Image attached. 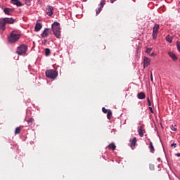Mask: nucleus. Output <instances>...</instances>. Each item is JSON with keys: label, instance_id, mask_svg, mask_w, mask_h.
I'll return each mask as SVG.
<instances>
[{"label": "nucleus", "instance_id": "f257e3e1", "mask_svg": "<svg viewBox=\"0 0 180 180\" xmlns=\"http://www.w3.org/2000/svg\"><path fill=\"white\" fill-rule=\"evenodd\" d=\"M52 30L53 34L57 39H61V27L58 22H55L52 24Z\"/></svg>", "mask_w": 180, "mask_h": 180}, {"label": "nucleus", "instance_id": "f03ea898", "mask_svg": "<svg viewBox=\"0 0 180 180\" xmlns=\"http://www.w3.org/2000/svg\"><path fill=\"white\" fill-rule=\"evenodd\" d=\"M46 77L50 78V79H56L58 77V72L54 70H48L45 72Z\"/></svg>", "mask_w": 180, "mask_h": 180}, {"label": "nucleus", "instance_id": "7ed1b4c3", "mask_svg": "<svg viewBox=\"0 0 180 180\" xmlns=\"http://www.w3.org/2000/svg\"><path fill=\"white\" fill-rule=\"evenodd\" d=\"M20 39V34H16V32H12L10 36L8 37L9 43H15Z\"/></svg>", "mask_w": 180, "mask_h": 180}, {"label": "nucleus", "instance_id": "20e7f679", "mask_svg": "<svg viewBox=\"0 0 180 180\" xmlns=\"http://www.w3.org/2000/svg\"><path fill=\"white\" fill-rule=\"evenodd\" d=\"M26 51H27V46L25 44H21L17 48L16 53L19 56H25V54H26Z\"/></svg>", "mask_w": 180, "mask_h": 180}, {"label": "nucleus", "instance_id": "39448f33", "mask_svg": "<svg viewBox=\"0 0 180 180\" xmlns=\"http://www.w3.org/2000/svg\"><path fill=\"white\" fill-rule=\"evenodd\" d=\"M50 34H51V30L50 28H46L41 34V36L43 39H45V37H48Z\"/></svg>", "mask_w": 180, "mask_h": 180}, {"label": "nucleus", "instance_id": "423d86ee", "mask_svg": "<svg viewBox=\"0 0 180 180\" xmlns=\"http://www.w3.org/2000/svg\"><path fill=\"white\" fill-rule=\"evenodd\" d=\"M54 13V8L52 6H46V14L48 16H53V14Z\"/></svg>", "mask_w": 180, "mask_h": 180}, {"label": "nucleus", "instance_id": "0eeeda50", "mask_svg": "<svg viewBox=\"0 0 180 180\" xmlns=\"http://www.w3.org/2000/svg\"><path fill=\"white\" fill-rule=\"evenodd\" d=\"M151 63V60L147 57H143V68H146V67H148L150 65V63Z\"/></svg>", "mask_w": 180, "mask_h": 180}, {"label": "nucleus", "instance_id": "6e6552de", "mask_svg": "<svg viewBox=\"0 0 180 180\" xmlns=\"http://www.w3.org/2000/svg\"><path fill=\"white\" fill-rule=\"evenodd\" d=\"M4 23H6V25L9 24V25H12L13 23H15V20L12 18H3Z\"/></svg>", "mask_w": 180, "mask_h": 180}, {"label": "nucleus", "instance_id": "1a4fd4ad", "mask_svg": "<svg viewBox=\"0 0 180 180\" xmlns=\"http://www.w3.org/2000/svg\"><path fill=\"white\" fill-rule=\"evenodd\" d=\"M138 133L140 137H144V133H146V129L143 127H139L138 129Z\"/></svg>", "mask_w": 180, "mask_h": 180}, {"label": "nucleus", "instance_id": "9d476101", "mask_svg": "<svg viewBox=\"0 0 180 180\" xmlns=\"http://www.w3.org/2000/svg\"><path fill=\"white\" fill-rule=\"evenodd\" d=\"M6 24L4 20V18H1L0 19V30H2L4 32L5 29H6Z\"/></svg>", "mask_w": 180, "mask_h": 180}, {"label": "nucleus", "instance_id": "9b49d317", "mask_svg": "<svg viewBox=\"0 0 180 180\" xmlns=\"http://www.w3.org/2000/svg\"><path fill=\"white\" fill-rule=\"evenodd\" d=\"M42 27H43V25H41V23L37 22L34 27L35 32H40Z\"/></svg>", "mask_w": 180, "mask_h": 180}, {"label": "nucleus", "instance_id": "f8f14e48", "mask_svg": "<svg viewBox=\"0 0 180 180\" xmlns=\"http://www.w3.org/2000/svg\"><path fill=\"white\" fill-rule=\"evenodd\" d=\"M4 12L6 15H11L12 12H13V8H6L4 9Z\"/></svg>", "mask_w": 180, "mask_h": 180}, {"label": "nucleus", "instance_id": "ddd939ff", "mask_svg": "<svg viewBox=\"0 0 180 180\" xmlns=\"http://www.w3.org/2000/svg\"><path fill=\"white\" fill-rule=\"evenodd\" d=\"M129 143H130V147H131V148H133V147H136V143H137V139L134 137L133 139H130Z\"/></svg>", "mask_w": 180, "mask_h": 180}, {"label": "nucleus", "instance_id": "4468645a", "mask_svg": "<svg viewBox=\"0 0 180 180\" xmlns=\"http://www.w3.org/2000/svg\"><path fill=\"white\" fill-rule=\"evenodd\" d=\"M168 55L172 58L174 61H176L178 60V57H176V55H175V53L172 52H169Z\"/></svg>", "mask_w": 180, "mask_h": 180}, {"label": "nucleus", "instance_id": "2eb2a0df", "mask_svg": "<svg viewBox=\"0 0 180 180\" xmlns=\"http://www.w3.org/2000/svg\"><path fill=\"white\" fill-rule=\"evenodd\" d=\"M165 40L166 41H167V43H172V40H174V37L171 35H167L165 37Z\"/></svg>", "mask_w": 180, "mask_h": 180}, {"label": "nucleus", "instance_id": "dca6fc26", "mask_svg": "<svg viewBox=\"0 0 180 180\" xmlns=\"http://www.w3.org/2000/svg\"><path fill=\"white\" fill-rule=\"evenodd\" d=\"M11 2L13 5H16V6H22V3L19 0H11Z\"/></svg>", "mask_w": 180, "mask_h": 180}, {"label": "nucleus", "instance_id": "f3484780", "mask_svg": "<svg viewBox=\"0 0 180 180\" xmlns=\"http://www.w3.org/2000/svg\"><path fill=\"white\" fill-rule=\"evenodd\" d=\"M160 29V25L155 24L153 29V33H158Z\"/></svg>", "mask_w": 180, "mask_h": 180}, {"label": "nucleus", "instance_id": "a211bd4d", "mask_svg": "<svg viewBox=\"0 0 180 180\" xmlns=\"http://www.w3.org/2000/svg\"><path fill=\"white\" fill-rule=\"evenodd\" d=\"M138 99H146V94L143 92L139 93Z\"/></svg>", "mask_w": 180, "mask_h": 180}, {"label": "nucleus", "instance_id": "6ab92c4d", "mask_svg": "<svg viewBox=\"0 0 180 180\" xmlns=\"http://www.w3.org/2000/svg\"><path fill=\"white\" fill-rule=\"evenodd\" d=\"M150 153H154L155 149H154V145H153V142L150 141L149 142V147H148Z\"/></svg>", "mask_w": 180, "mask_h": 180}, {"label": "nucleus", "instance_id": "aec40b11", "mask_svg": "<svg viewBox=\"0 0 180 180\" xmlns=\"http://www.w3.org/2000/svg\"><path fill=\"white\" fill-rule=\"evenodd\" d=\"M110 150H116V145H115V143H110V145H108V146Z\"/></svg>", "mask_w": 180, "mask_h": 180}, {"label": "nucleus", "instance_id": "412c9836", "mask_svg": "<svg viewBox=\"0 0 180 180\" xmlns=\"http://www.w3.org/2000/svg\"><path fill=\"white\" fill-rule=\"evenodd\" d=\"M112 116V111L110 110H108V112H107V118L108 120H110V117Z\"/></svg>", "mask_w": 180, "mask_h": 180}, {"label": "nucleus", "instance_id": "4be33fe9", "mask_svg": "<svg viewBox=\"0 0 180 180\" xmlns=\"http://www.w3.org/2000/svg\"><path fill=\"white\" fill-rule=\"evenodd\" d=\"M33 122H34V119L33 118H30L27 120V123L30 126H32V124H33Z\"/></svg>", "mask_w": 180, "mask_h": 180}, {"label": "nucleus", "instance_id": "5701e85b", "mask_svg": "<svg viewBox=\"0 0 180 180\" xmlns=\"http://www.w3.org/2000/svg\"><path fill=\"white\" fill-rule=\"evenodd\" d=\"M24 2L25 4V5H27V6H30V5H31V1L30 0H24Z\"/></svg>", "mask_w": 180, "mask_h": 180}, {"label": "nucleus", "instance_id": "b1692460", "mask_svg": "<svg viewBox=\"0 0 180 180\" xmlns=\"http://www.w3.org/2000/svg\"><path fill=\"white\" fill-rule=\"evenodd\" d=\"M50 53H51L50 49H45V56H50Z\"/></svg>", "mask_w": 180, "mask_h": 180}, {"label": "nucleus", "instance_id": "393cba45", "mask_svg": "<svg viewBox=\"0 0 180 180\" xmlns=\"http://www.w3.org/2000/svg\"><path fill=\"white\" fill-rule=\"evenodd\" d=\"M100 7L101 9H102V8H103V6H105V0H102V1L100 3Z\"/></svg>", "mask_w": 180, "mask_h": 180}, {"label": "nucleus", "instance_id": "a878e982", "mask_svg": "<svg viewBox=\"0 0 180 180\" xmlns=\"http://www.w3.org/2000/svg\"><path fill=\"white\" fill-rule=\"evenodd\" d=\"M20 133V127H17L15 130V134H19Z\"/></svg>", "mask_w": 180, "mask_h": 180}, {"label": "nucleus", "instance_id": "bb28decb", "mask_svg": "<svg viewBox=\"0 0 180 180\" xmlns=\"http://www.w3.org/2000/svg\"><path fill=\"white\" fill-rule=\"evenodd\" d=\"M153 51V49L151 48H148L146 51V53H147L148 54H150V53H151V51Z\"/></svg>", "mask_w": 180, "mask_h": 180}, {"label": "nucleus", "instance_id": "cd10ccee", "mask_svg": "<svg viewBox=\"0 0 180 180\" xmlns=\"http://www.w3.org/2000/svg\"><path fill=\"white\" fill-rule=\"evenodd\" d=\"M157 34H158V33L153 32V39L154 40L157 39Z\"/></svg>", "mask_w": 180, "mask_h": 180}, {"label": "nucleus", "instance_id": "c85d7f7f", "mask_svg": "<svg viewBox=\"0 0 180 180\" xmlns=\"http://www.w3.org/2000/svg\"><path fill=\"white\" fill-rule=\"evenodd\" d=\"M176 47H177L178 51H179V53H180V42L179 41H176Z\"/></svg>", "mask_w": 180, "mask_h": 180}, {"label": "nucleus", "instance_id": "c756f323", "mask_svg": "<svg viewBox=\"0 0 180 180\" xmlns=\"http://www.w3.org/2000/svg\"><path fill=\"white\" fill-rule=\"evenodd\" d=\"M102 110H103V113H108L109 112V110H108V109L105 108V107H103L102 108Z\"/></svg>", "mask_w": 180, "mask_h": 180}, {"label": "nucleus", "instance_id": "7c9ffc66", "mask_svg": "<svg viewBox=\"0 0 180 180\" xmlns=\"http://www.w3.org/2000/svg\"><path fill=\"white\" fill-rule=\"evenodd\" d=\"M101 11H102V8H98V10L96 11V14L99 15V13H101Z\"/></svg>", "mask_w": 180, "mask_h": 180}, {"label": "nucleus", "instance_id": "2f4dec72", "mask_svg": "<svg viewBox=\"0 0 180 180\" xmlns=\"http://www.w3.org/2000/svg\"><path fill=\"white\" fill-rule=\"evenodd\" d=\"M171 147H174V148H176V143H172Z\"/></svg>", "mask_w": 180, "mask_h": 180}, {"label": "nucleus", "instance_id": "473e14b6", "mask_svg": "<svg viewBox=\"0 0 180 180\" xmlns=\"http://www.w3.org/2000/svg\"><path fill=\"white\" fill-rule=\"evenodd\" d=\"M172 131H176V128H175V127H174V125H172Z\"/></svg>", "mask_w": 180, "mask_h": 180}, {"label": "nucleus", "instance_id": "72a5a7b5", "mask_svg": "<svg viewBox=\"0 0 180 180\" xmlns=\"http://www.w3.org/2000/svg\"><path fill=\"white\" fill-rule=\"evenodd\" d=\"M149 167H150V169H152V170L154 169V166H153V165H150Z\"/></svg>", "mask_w": 180, "mask_h": 180}, {"label": "nucleus", "instance_id": "f704fd0d", "mask_svg": "<svg viewBox=\"0 0 180 180\" xmlns=\"http://www.w3.org/2000/svg\"><path fill=\"white\" fill-rule=\"evenodd\" d=\"M149 110L151 112V113H154V111H153L152 107H149Z\"/></svg>", "mask_w": 180, "mask_h": 180}, {"label": "nucleus", "instance_id": "c9c22d12", "mask_svg": "<svg viewBox=\"0 0 180 180\" xmlns=\"http://www.w3.org/2000/svg\"><path fill=\"white\" fill-rule=\"evenodd\" d=\"M150 81L153 82V73H150Z\"/></svg>", "mask_w": 180, "mask_h": 180}, {"label": "nucleus", "instance_id": "e433bc0d", "mask_svg": "<svg viewBox=\"0 0 180 180\" xmlns=\"http://www.w3.org/2000/svg\"><path fill=\"white\" fill-rule=\"evenodd\" d=\"M116 0H110V4H114V2H115Z\"/></svg>", "mask_w": 180, "mask_h": 180}, {"label": "nucleus", "instance_id": "4c0bfd02", "mask_svg": "<svg viewBox=\"0 0 180 180\" xmlns=\"http://www.w3.org/2000/svg\"><path fill=\"white\" fill-rule=\"evenodd\" d=\"M148 106H151V101L148 102Z\"/></svg>", "mask_w": 180, "mask_h": 180}, {"label": "nucleus", "instance_id": "58836bf2", "mask_svg": "<svg viewBox=\"0 0 180 180\" xmlns=\"http://www.w3.org/2000/svg\"><path fill=\"white\" fill-rule=\"evenodd\" d=\"M176 157H180V153L176 154Z\"/></svg>", "mask_w": 180, "mask_h": 180}, {"label": "nucleus", "instance_id": "ea45409f", "mask_svg": "<svg viewBox=\"0 0 180 180\" xmlns=\"http://www.w3.org/2000/svg\"><path fill=\"white\" fill-rule=\"evenodd\" d=\"M153 56H154V52H153L152 53H150V56L153 57Z\"/></svg>", "mask_w": 180, "mask_h": 180}, {"label": "nucleus", "instance_id": "a19ab883", "mask_svg": "<svg viewBox=\"0 0 180 180\" xmlns=\"http://www.w3.org/2000/svg\"><path fill=\"white\" fill-rule=\"evenodd\" d=\"M147 101H148V102H150V98L148 97V98H147Z\"/></svg>", "mask_w": 180, "mask_h": 180}, {"label": "nucleus", "instance_id": "79ce46f5", "mask_svg": "<svg viewBox=\"0 0 180 180\" xmlns=\"http://www.w3.org/2000/svg\"><path fill=\"white\" fill-rule=\"evenodd\" d=\"M115 131V129H112V131Z\"/></svg>", "mask_w": 180, "mask_h": 180}]
</instances>
